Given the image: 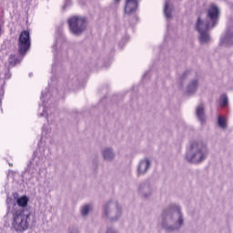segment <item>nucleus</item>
I'll list each match as a JSON object with an SVG mask.
<instances>
[{
	"label": "nucleus",
	"instance_id": "nucleus-1",
	"mask_svg": "<svg viewBox=\"0 0 233 233\" xmlns=\"http://www.w3.org/2000/svg\"><path fill=\"white\" fill-rule=\"evenodd\" d=\"M219 19V8L218 6L211 5L208 10V19L202 20L201 16H198L196 29L199 32V41L200 43H208L210 41V36L208 35V30L214 28L218 25V20Z\"/></svg>",
	"mask_w": 233,
	"mask_h": 233
},
{
	"label": "nucleus",
	"instance_id": "nucleus-2",
	"mask_svg": "<svg viewBox=\"0 0 233 233\" xmlns=\"http://www.w3.org/2000/svg\"><path fill=\"white\" fill-rule=\"evenodd\" d=\"M208 149L207 145L203 142H193L189 147V153L187 154L186 159L189 163H201L204 159H207Z\"/></svg>",
	"mask_w": 233,
	"mask_h": 233
},
{
	"label": "nucleus",
	"instance_id": "nucleus-3",
	"mask_svg": "<svg viewBox=\"0 0 233 233\" xmlns=\"http://www.w3.org/2000/svg\"><path fill=\"white\" fill-rule=\"evenodd\" d=\"M12 228L17 233L26 232L30 227V215L25 214V210L18 209L13 212Z\"/></svg>",
	"mask_w": 233,
	"mask_h": 233
},
{
	"label": "nucleus",
	"instance_id": "nucleus-4",
	"mask_svg": "<svg viewBox=\"0 0 233 233\" xmlns=\"http://www.w3.org/2000/svg\"><path fill=\"white\" fill-rule=\"evenodd\" d=\"M68 25L72 34L81 35L86 30V18L83 16H71L68 19Z\"/></svg>",
	"mask_w": 233,
	"mask_h": 233
},
{
	"label": "nucleus",
	"instance_id": "nucleus-5",
	"mask_svg": "<svg viewBox=\"0 0 233 233\" xmlns=\"http://www.w3.org/2000/svg\"><path fill=\"white\" fill-rule=\"evenodd\" d=\"M18 54L20 56H26L30 46H32V40L30 38V31L23 30L18 36Z\"/></svg>",
	"mask_w": 233,
	"mask_h": 233
},
{
	"label": "nucleus",
	"instance_id": "nucleus-6",
	"mask_svg": "<svg viewBox=\"0 0 233 233\" xmlns=\"http://www.w3.org/2000/svg\"><path fill=\"white\" fill-rule=\"evenodd\" d=\"M137 10V0H126L125 14L130 15Z\"/></svg>",
	"mask_w": 233,
	"mask_h": 233
},
{
	"label": "nucleus",
	"instance_id": "nucleus-7",
	"mask_svg": "<svg viewBox=\"0 0 233 233\" xmlns=\"http://www.w3.org/2000/svg\"><path fill=\"white\" fill-rule=\"evenodd\" d=\"M150 168V160H142L138 166V174H145Z\"/></svg>",
	"mask_w": 233,
	"mask_h": 233
},
{
	"label": "nucleus",
	"instance_id": "nucleus-8",
	"mask_svg": "<svg viewBox=\"0 0 233 233\" xmlns=\"http://www.w3.org/2000/svg\"><path fill=\"white\" fill-rule=\"evenodd\" d=\"M197 117L201 123H205V107H203V106H198L197 107Z\"/></svg>",
	"mask_w": 233,
	"mask_h": 233
},
{
	"label": "nucleus",
	"instance_id": "nucleus-9",
	"mask_svg": "<svg viewBox=\"0 0 233 233\" xmlns=\"http://www.w3.org/2000/svg\"><path fill=\"white\" fill-rule=\"evenodd\" d=\"M16 204L18 205V207L25 208V207L28 206V197L23 196V197L17 198Z\"/></svg>",
	"mask_w": 233,
	"mask_h": 233
},
{
	"label": "nucleus",
	"instance_id": "nucleus-10",
	"mask_svg": "<svg viewBox=\"0 0 233 233\" xmlns=\"http://www.w3.org/2000/svg\"><path fill=\"white\" fill-rule=\"evenodd\" d=\"M104 159H113L114 158V153L112 152V149H106L103 152Z\"/></svg>",
	"mask_w": 233,
	"mask_h": 233
},
{
	"label": "nucleus",
	"instance_id": "nucleus-11",
	"mask_svg": "<svg viewBox=\"0 0 233 233\" xmlns=\"http://www.w3.org/2000/svg\"><path fill=\"white\" fill-rule=\"evenodd\" d=\"M8 62L10 66H15L19 63V60H17V57H15V55H11L9 56Z\"/></svg>",
	"mask_w": 233,
	"mask_h": 233
},
{
	"label": "nucleus",
	"instance_id": "nucleus-12",
	"mask_svg": "<svg viewBox=\"0 0 233 233\" xmlns=\"http://www.w3.org/2000/svg\"><path fill=\"white\" fill-rule=\"evenodd\" d=\"M170 1H167L165 4V9L164 12L166 14V16L167 17V19H169V17H172V15L170 14Z\"/></svg>",
	"mask_w": 233,
	"mask_h": 233
},
{
	"label": "nucleus",
	"instance_id": "nucleus-13",
	"mask_svg": "<svg viewBox=\"0 0 233 233\" xmlns=\"http://www.w3.org/2000/svg\"><path fill=\"white\" fill-rule=\"evenodd\" d=\"M219 105L220 106H227V105H228V97H227V95H222L220 96Z\"/></svg>",
	"mask_w": 233,
	"mask_h": 233
},
{
	"label": "nucleus",
	"instance_id": "nucleus-14",
	"mask_svg": "<svg viewBox=\"0 0 233 233\" xmlns=\"http://www.w3.org/2000/svg\"><path fill=\"white\" fill-rule=\"evenodd\" d=\"M218 127H220V128H227V119L225 116H218Z\"/></svg>",
	"mask_w": 233,
	"mask_h": 233
},
{
	"label": "nucleus",
	"instance_id": "nucleus-15",
	"mask_svg": "<svg viewBox=\"0 0 233 233\" xmlns=\"http://www.w3.org/2000/svg\"><path fill=\"white\" fill-rule=\"evenodd\" d=\"M90 210H92V207L90 205L84 206L81 211L82 216H86Z\"/></svg>",
	"mask_w": 233,
	"mask_h": 233
},
{
	"label": "nucleus",
	"instance_id": "nucleus-16",
	"mask_svg": "<svg viewBox=\"0 0 233 233\" xmlns=\"http://www.w3.org/2000/svg\"><path fill=\"white\" fill-rule=\"evenodd\" d=\"M177 209L178 214V225L181 226L183 225V215H181V210L179 209V208H177Z\"/></svg>",
	"mask_w": 233,
	"mask_h": 233
},
{
	"label": "nucleus",
	"instance_id": "nucleus-17",
	"mask_svg": "<svg viewBox=\"0 0 233 233\" xmlns=\"http://www.w3.org/2000/svg\"><path fill=\"white\" fill-rule=\"evenodd\" d=\"M189 88H198V80H194L189 85Z\"/></svg>",
	"mask_w": 233,
	"mask_h": 233
},
{
	"label": "nucleus",
	"instance_id": "nucleus-18",
	"mask_svg": "<svg viewBox=\"0 0 233 233\" xmlns=\"http://www.w3.org/2000/svg\"><path fill=\"white\" fill-rule=\"evenodd\" d=\"M110 205V202H108L105 207V215L108 216V206Z\"/></svg>",
	"mask_w": 233,
	"mask_h": 233
},
{
	"label": "nucleus",
	"instance_id": "nucleus-19",
	"mask_svg": "<svg viewBox=\"0 0 233 233\" xmlns=\"http://www.w3.org/2000/svg\"><path fill=\"white\" fill-rule=\"evenodd\" d=\"M106 233H114V231L108 229Z\"/></svg>",
	"mask_w": 233,
	"mask_h": 233
},
{
	"label": "nucleus",
	"instance_id": "nucleus-20",
	"mask_svg": "<svg viewBox=\"0 0 233 233\" xmlns=\"http://www.w3.org/2000/svg\"><path fill=\"white\" fill-rule=\"evenodd\" d=\"M121 0H115L116 3H119Z\"/></svg>",
	"mask_w": 233,
	"mask_h": 233
}]
</instances>
